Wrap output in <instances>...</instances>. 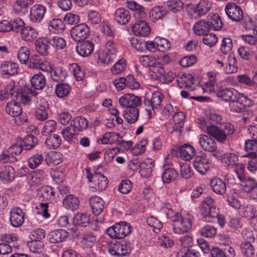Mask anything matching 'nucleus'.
<instances>
[{
  "mask_svg": "<svg viewBox=\"0 0 257 257\" xmlns=\"http://www.w3.org/2000/svg\"><path fill=\"white\" fill-rule=\"evenodd\" d=\"M199 208L204 221L211 222L216 219L219 209L215 206V201L211 196L204 198L201 202Z\"/></svg>",
  "mask_w": 257,
  "mask_h": 257,
  "instance_id": "obj_1",
  "label": "nucleus"
},
{
  "mask_svg": "<svg viewBox=\"0 0 257 257\" xmlns=\"http://www.w3.org/2000/svg\"><path fill=\"white\" fill-rule=\"evenodd\" d=\"M174 222L172 230L176 234L188 232L192 228V218L190 216H183L180 213H175L170 217Z\"/></svg>",
  "mask_w": 257,
  "mask_h": 257,
  "instance_id": "obj_2",
  "label": "nucleus"
},
{
  "mask_svg": "<svg viewBox=\"0 0 257 257\" xmlns=\"http://www.w3.org/2000/svg\"><path fill=\"white\" fill-rule=\"evenodd\" d=\"M10 94L20 101L25 105H29L31 101V96H36L38 93L28 86H24L21 88L11 87L10 89Z\"/></svg>",
  "mask_w": 257,
  "mask_h": 257,
  "instance_id": "obj_3",
  "label": "nucleus"
},
{
  "mask_svg": "<svg viewBox=\"0 0 257 257\" xmlns=\"http://www.w3.org/2000/svg\"><path fill=\"white\" fill-rule=\"evenodd\" d=\"M163 98V94L159 91L153 92L151 98H145L146 110L150 118L153 116L155 111L160 107Z\"/></svg>",
  "mask_w": 257,
  "mask_h": 257,
  "instance_id": "obj_4",
  "label": "nucleus"
},
{
  "mask_svg": "<svg viewBox=\"0 0 257 257\" xmlns=\"http://www.w3.org/2000/svg\"><path fill=\"white\" fill-rule=\"evenodd\" d=\"M131 226L125 222L115 223L106 229L107 234L112 238H122L131 232Z\"/></svg>",
  "mask_w": 257,
  "mask_h": 257,
  "instance_id": "obj_5",
  "label": "nucleus"
},
{
  "mask_svg": "<svg viewBox=\"0 0 257 257\" xmlns=\"http://www.w3.org/2000/svg\"><path fill=\"white\" fill-rule=\"evenodd\" d=\"M253 102L242 93H239L236 98L230 101L229 107L231 111L237 112H241L246 107H250Z\"/></svg>",
  "mask_w": 257,
  "mask_h": 257,
  "instance_id": "obj_6",
  "label": "nucleus"
},
{
  "mask_svg": "<svg viewBox=\"0 0 257 257\" xmlns=\"http://www.w3.org/2000/svg\"><path fill=\"white\" fill-rule=\"evenodd\" d=\"M182 245L184 247L178 252V257H199V252L188 248L192 244V238L189 235L183 236L180 239Z\"/></svg>",
  "mask_w": 257,
  "mask_h": 257,
  "instance_id": "obj_7",
  "label": "nucleus"
},
{
  "mask_svg": "<svg viewBox=\"0 0 257 257\" xmlns=\"http://www.w3.org/2000/svg\"><path fill=\"white\" fill-rule=\"evenodd\" d=\"M211 161L205 153L197 155L193 161V166L197 172L202 175L207 173L210 170Z\"/></svg>",
  "mask_w": 257,
  "mask_h": 257,
  "instance_id": "obj_8",
  "label": "nucleus"
},
{
  "mask_svg": "<svg viewBox=\"0 0 257 257\" xmlns=\"http://www.w3.org/2000/svg\"><path fill=\"white\" fill-rule=\"evenodd\" d=\"M109 252L115 256H123L128 254L131 251L130 244L125 241H116L110 244L108 247Z\"/></svg>",
  "mask_w": 257,
  "mask_h": 257,
  "instance_id": "obj_9",
  "label": "nucleus"
},
{
  "mask_svg": "<svg viewBox=\"0 0 257 257\" xmlns=\"http://www.w3.org/2000/svg\"><path fill=\"white\" fill-rule=\"evenodd\" d=\"M70 35L72 38L76 42L84 40L89 35V28L85 24H80L71 29Z\"/></svg>",
  "mask_w": 257,
  "mask_h": 257,
  "instance_id": "obj_10",
  "label": "nucleus"
},
{
  "mask_svg": "<svg viewBox=\"0 0 257 257\" xmlns=\"http://www.w3.org/2000/svg\"><path fill=\"white\" fill-rule=\"evenodd\" d=\"M225 11L228 18L233 21L239 22L242 19V10L235 3H228L225 7Z\"/></svg>",
  "mask_w": 257,
  "mask_h": 257,
  "instance_id": "obj_11",
  "label": "nucleus"
},
{
  "mask_svg": "<svg viewBox=\"0 0 257 257\" xmlns=\"http://www.w3.org/2000/svg\"><path fill=\"white\" fill-rule=\"evenodd\" d=\"M142 99L140 97L136 96L133 94L127 93L122 95L119 99V103L120 106L126 108L136 107L141 104Z\"/></svg>",
  "mask_w": 257,
  "mask_h": 257,
  "instance_id": "obj_12",
  "label": "nucleus"
},
{
  "mask_svg": "<svg viewBox=\"0 0 257 257\" xmlns=\"http://www.w3.org/2000/svg\"><path fill=\"white\" fill-rule=\"evenodd\" d=\"M46 7L40 4L33 5L30 11V20L34 23H39L44 18Z\"/></svg>",
  "mask_w": 257,
  "mask_h": 257,
  "instance_id": "obj_13",
  "label": "nucleus"
},
{
  "mask_svg": "<svg viewBox=\"0 0 257 257\" xmlns=\"http://www.w3.org/2000/svg\"><path fill=\"white\" fill-rule=\"evenodd\" d=\"M25 213L19 207H15L10 212V221L14 227L21 226L24 222Z\"/></svg>",
  "mask_w": 257,
  "mask_h": 257,
  "instance_id": "obj_14",
  "label": "nucleus"
},
{
  "mask_svg": "<svg viewBox=\"0 0 257 257\" xmlns=\"http://www.w3.org/2000/svg\"><path fill=\"white\" fill-rule=\"evenodd\" d=\"M94 43L89 40H83L78 43L76 47L78 54L82 57L90 56L94 50Z\"/></svg>",
  "mask_w": 257,
  "mask_h": 257,
  "instance_id": "obj_15",
  "label": "nucleus"
},
{
  "mask_svg": "<svg viewBox=\"0 0 257 257\" xmlns=\"http://www.w3.org/2000/svg\"><path fill=\"white\" fill-rule=\"evenodd\" d=\"M239 92L233 88L220 87L217 90L216 96L223 100L228 102L236 98Z\"/></svg>",
  "mask_w": 257,
  "mask_h": 257,
  "instance_id": "obj_16",
  "label": "nucleus"
},
{
  "mask_svg": "<svg viewBox=\"0 0 257 257\" xmlns=\"http://www.w3.org/2000/svg\"><path fill=\"white\" fill-rule=\"evenodd\" d=\"M243 236L246 239H248V241H245L242 243L241 245V249L243 254L247 257H251L254 255V249L251 241H254L255 237L251 231H248L247 234Z\"/></svg>",
  "mask_w": 257,
  "mask_h": 257,
  "instance_id": "obj_17",
  "label": "nucleus"
},
{
  "mask_svg": "<svg viewBox=\"0 0 257 257\" xmlns=\"http://www.w3.org/2000/svg\"><path fill=\"white\" fill-rule=\"evenodd\" d=\"M206 132L210 136L215 139L218 142L224 143L227 139L222 127H219L214 125L207 126Z\"/></svg>",
  "mask_w": 257,
  "mask_h": 257,
  "instance_id": "obj_18",
  "label": "nucleus"
},
{
  "mask_svg": "<svg viewBox=\"0 0 257 257\" xmlns=\"http://www.w3.org/2000/svg\"><path fill=\"white\" fill-rule=\"evenodd\" d=\"M133 164L140 167V173L145 177H148L151 174L155 166L154 162L150 158L146 159L141 164L137 161L133 162Z\"/></svg>",
  "mask_w": 257,
  "mask_h": 257,
  "instance_id": "obj_19",
  "label": "nucleus"
},
{
  "mask_svg": "<svg viewBox=\"0 0 257 257\" xmlns=\"http://www.w3.org/2000/svg\"><path fill=\"white\" fill-rule=\"evenodd\" d=\"M210 187L212 191L217 195H223L226 191V183L218 177H214L210 181Z\"/></svg>",
  "mask_w": 257,
  "mask_h": 257,
  "instance_id": "obj_20",
  "label": "nucleus"
},
{
  "mask_svg": "<svg viewBox=\"0 0 257 257\" xmlns=\"http://www.w3.org/2000/svg\"><path fill=\"white\" fill-rule=\"evenodd\" d=\"M113 16L114 20L120 25L127 24L131 18L130 12L123 8L116 9Z\"/></svg>",
  "mask_w": 257,
  "mask_h": 257,
  "instance_id": "obj_21",
  "label": "nucleus"
},
{
  "mask_svg": "<svg viewBox=\"0 0 257 257\" xmlns=\"http://www.w3.org/2000/svg\"><path fill=\"white\" fill-rule=\"evenodd\" d=\"M244 149L246 154L243 157L249 159L257 158V139H249L245 141Z\"/></svg>",
  "mask_w": 257,
  "mask_h": 257,
  "instance_id": "obj_22",
  "label": "nucleus"
},
{
  "mask_svg": "<svg viewBox=\"0 0 257 257\" xmlns=\"http://www.w3.org/2000/svg\"><path fill=\"white\" fill-rule=\"evenodd\" d=\"M133 32L136 35L146 36L150 33V28L147 23L144 21H137L132 27Z\"/></svg>",
  "mask_w": 257,
  "mask_h": 257,
  "instance_id": "obj_23",
  "label": "nucleus"
},
{
  "mask_svg": "<svg viewBox=\"0 0 257 257\" xmlns=\"http://www.w3.org/2000/svg\"><path fill=\"white\" fill-rule=\"evenodd\" d=\"M199 144L202 148L208 152H214L217 149L216 143L211 138L207 135H202L199 138Z\"/></svg>",
  "mask_w": 257,
  "mask_h": 257,
  "instance_id": "obj_24",
  "label": "nucleus"
},
{
  "mask_svg": "<svg viewBox=\"0 0 257 257\" xmlns=\"http://www.w3.org/2000/svg\"><path fill=\"white\" fill-rule=\"evenodd\" d=\"M89 204L92 213L95 215H99L104 208V201L98 196H92L89 199Z\"/></svg>",
  "mask_w": 257,
  "mask_h": 257,
  "instance_id": "obj_25",
  "label": "nucleus"
},
{
  "mask_svg": "<svg viewBox=\"0 0 257 257\" xmlns=\"http://www.w3.org/2000/svg\"><path fill=\"white\" fill-rule=\"evenodd\" d=\"M49 39L46 37L39 38L35 42L36 51L43 56H46L49 54L48 49Z\"/></svg>",
  "mask_w": 257,
  "mask_h": 257,
  "instance_id": "obj_26",
  "label": "nucleus"
},
{
  "mask_svg": "<svg viewBox=\"0 0 257 257\" xmlns=\"http://www.w3.org/2000/svg\"><path fill=\"white\" fill-rule=\"evenodd\" d=\"M1 72L4 75H14L18 73L17 64L12 61H5L1 65Z\"/></svg>",
  "mask_w": 257,
  "mask_h": 257,
  "instance_id": "obj_27",
  "label": "nucleus"
},
{
  "mask_svg": "<svg viewBox=\"0 0 257 257\" xmlns=\"http://www.w3.org/2000/svg\"><path fill=\"white\" fill-rule=\"evenodd\" d=\"M46 83L45 76L41 72L34 75L31 79V86L35 90H42Z\"/></svg>",
  "mask_w": 257,
  "mask_h": 257,
  "instance_id": "obj_28",
  "label": "nucleus"
},
{
  "mask_svg": "<svg viewBox=\"0 0 257 257\" xmlns=\"http://www.w3.org/2000/svg\"><path fill=\"white\" fill-rule=\"evenodd\" d=\"M15 176V171L10 165H6L0 168V179L6 182L13 180Z\"/></svg>",
  "mask_w": 257,
  "mask_h": 257,
  "instance_id": "obj_29",
  "label": "nucleus"
},
{
  "mask_svg": "<svg viewBox=\"0 0 257 257\" xmlns=\"http://www.w3.org/2000/svg\"><path fill=\"white\" fill-rule=\"evenodd\" d=\"M5 110L8 114L13 117L18 116L23 112L20 104L15 101L8 102L6 105Z\"/></svg>",
  "mask_w": 257,
  "mask_h": 257,
  "instance_id": "obj_30",
  "label": "nucleus"
},
{
  "mask_svg": "<svg viewBox=\"0 0 257 257\" xmlns=\"http://www.w3.org/2000/svg\"><path fill=\"white\" fill-rule=\"evenodd\" d=\"M48 236L50 242L56 243L62 241L67 236V232L63 229L54 230Z\"/></svg>",
  "mask_w": 257,
  "mask_h": 257,
  "instance_id": "obj_31",
  "label": "nucleus"
},
{
  "mask_svg": "<svg viewBox=\"0 0 257 257\" xmlns=\"http://www.w3.org/2000/svg\"><path fill=\"white\" fill-rule=\"evenodd\" d=\"M125 6L140 18H144L146 15L145 7L135 1H128L126 2Z\"/></svg>",
  "mask_w": 257,
  "mask_h": 257,
  "instance_id": "obj_32",
  "label": "nucleus"
},
{
  "mask_svg": "<svg viewBox=\"0 0 257 257\" xmlns=\"http://www.w3.org/2000/svg\"><path fill=\"white\" fill-rule=\"evenodd\" d=\"M44 172L42 170L31 171L27 176V179L30 185L39 184L44 179Z\"/></svg>",
  "mask_w": 257,
  "mask_h": 257,
  "instance_id": "obj_33",
  "label": "nucleus"
},
{
  "mask_svg": "<svg viewBox=\"0 0 257 257\" xmlns=\"http://www.w3.org/2000/svg\"><path fill=\"white\" fill-rule=\"evenodd\" d=\"M52 79L57 82H63L66 78L67 73L66 70L61 67H57L50 71Z\"/></svg>",
  "mask_w": 257,
  "mask_h": 257,
  "instance_id": "obj_34",
  "label": "nucleus"
},
{
  "mask_svg": "<svg viewBox=\"0 0 257 257\" xmlns=\"http://www.w3.org/2000/svg\"><path fill=\"white\" fill-rule=\"evenodd\" d=\"M207 19L210 29H212L215 31L221 29L223 24L217 14H210L207 17Z\"/></svg>",
  "mask_w": 257,
  "mask_h": 257,
  "instance_id": "obj_35",
  "label": "nucleus"
},
{
  "mask_svg": "<svg viewBox=\"0 0 257 257\" xmlns=\"http://www.w3.org/2000/svg\"><path fill=\"white\" fill-rule=\"evenodd\" d=\"M78 198L73 195H67L63 200V204L67 209L76 210L79 206Z\"/></svg>",
  "mask_w": 257,
  "mask_h": 257,
  "instance_id": "obj_36",
  "label": "nucleus"
},
{
  "mask_svg": "<svg viewBox=\"0 0 257 257\" xmlns=\"http://www.w3.org/2000/svg\"><path fill=\"white\" fill-rule=\"evenodd\" d=\"M123 115L128 123H133L138 119L139 110L136 107L126 108L123 111Z\"/></svg>",
  "mask_w": 257,
  "mask_h": 257,
  "instance_id": "obj_37",
  "label": "nucleus"
},
{
  "mask_svg": "<svg viewBox=\"0 0 257 257\" xmlns=\"http://www.w3.org/2000/svg\"><path fill=\"white\" fill-rule=\"evenodd\" d=\"M22 39L26 41H33L38 37V32L31 27L23 28L21 31Z\"/></svg>",
  "mask_w": 257,
  "mask_h": 257,
  "instance_id": "obj_38",
  "label": "nucleus"
},
{
  "mask_svg": "<svg viewBox=\"0 0 257 257\" xmlns=\"http://www.w3.org/2000/svg\"><path fill=\"white\" fill-rule=\"evenodd\" d=\"M195 149L190 145L184 144L179 148L180 157L186 161L190 160L195 155Z\"/></svg>",
  "mask_w": 257,
  "mask_h": 257,
  "instance_id": "obj_39",
  "label": "nucleus"
},
{
  "mask_svg": "<svg viewBox=\"0 0 257 257\" xmlns=\"http://www.w3.org/2000/svg\"><path fill=\"white\" fill-rule=\"evenodd\" d=\"M65 29V25L59 19H54L50 21L48 26L49 30L54 33H62Z\"/></svg>",
  "mask_w": 257,
  "mask_h": 257,
  "instance_id": "obj_40",
  "label": "nucleus"
},
{
  "mask_svg": "<svg viewBox=\"0 0 257 257\" xmlns=\"http://www.w3.org/2000/svg\"><path fill=\"white\" fill-rule=\"evenodd\" d=\"M167 11L165 8L163 6H156L152 9L150 12L149 16L153 22L162 19L166 14Z\"/></svg>",
  "mask_w": 257,
  "mask_h": 257,
  "instance_id": "obj_41",
  "label": "nucleus"
},
{
  "mask_svg": "<svg viewBox=\"0 0 257 257\" xmlns=\"http://www.w3.org/2000/svg\"><path fill=\"white\" fill-rule=\"evenodd\" d=\"M210 30V27L208 21H199L194 26V32L198 35H205L209 32Z\"/></svg>",
  "mask_w": 257,
  "mask_h": 257,
  "instance_id": "obj_42",
  "label": "nucleus"
},
{
  "mask_svg": "<svg viewBox=\"0 0 257 257\" xmlns=\"http://www.w3.org/2000/svg\"><path fill=\"white\" fill-rule=\"evenodd\" d=\"M211 8V3L209 0H200L196 6L195 12L200 16L206 15Z\"/></svg>",
  "mask_w": 257,
  "mask_h": 257,
  "instance_id": "obj_43",
  "label": "nucleus"
},
{
  "mask_svg": "<svg viewBox=\"0 0 257 257\" xmlns=\"http://www.w3.org/2000/svg\"><path fill=\"white\" fill-rule=\"evenodd\" d=\"M178 176L177 172L173 168L165 169L162 174V179L164 183L168 184L175 180Z\"/></svg>",
  "mask_w": 257,
  "mask_h": 257,
  "instance_id": "obj_44",
  "label": "nucleus"
},
{
  "mask_svg": "<svg viewBox=\"0 0 257 257\" xmlns=\"http://www.w3.org/2000/svg\"><path fill=\"white\" fill-rule=\"evenodd\" d=\"M241 185L244 192L251 193L257 188V181L254 178L248 177L241 182Z\"/></svg>",
  "mask_w": 257,
  "mask_h": 257,
  "instance_id": "obj_45",
  "label": "nucleus"
},
{
  "mask_svg": "<svg viewBox=\"0 0 257 257\" xmlns=\"http://www.w3.org/2000/svg\"><path fill=\"white\" fill-rule=\"evenodd\" d=\"M94 178L93 183L99 190H104L107 187L108 180L104 175L96 172Z\"/></svg>",
  "mask_w": 257,
  "mask_h": 257,
  "instance_id": "obj_46",
  "label": "nucleus"
},
{
  "mask_svg": "<svg viewBox=\"0 0 257 257\" xmlns=\"http://www.w3.org/2000/svg\"><path fill=\"white\" fill-rule=\"evenodd\" d=\"M44 157L41 153L34 154L28 160V166L31 169L39 167L44 161Z\"/></svg>",
  "mask_w": 257,
  "mask_h": 257,
  "instance_id": "obj_47",
  "label": "nucleus"
},
{
  "mask_svg": "<svg viewBox=\"0 0 257 257\" xmlns=\"http://www.w3.org/2000/svg\"><path fill=\"white\" fill-rule=\"evenodd\" d=\"M61 137L57 135H50L45 141L46 147L50 149H55L58 148L61 144Z\"/></svg>",
  "mask_w": 257,
  "mask_h": 257,
  "instance_id": "obj_48",
  "label": "nucleus"
},
{
  "mask_svg": "<svg viewBox=\"0 0 257 257\" xmlns=\"http://www.w3.org/2000/svg\"><path fill=\"white\" fill-rule=\"evenodd\" d=\"M221 161L225 166L233 168L238 162V157L234 153L227 152L222 155Z\"/></svg>",
  "mask_w": 257,
  "mask_h": 257,
  "instance_id": "obj_49",
  "label": "nucleus"
},
{
  "mask_svg": "<svg viewBox=\"0 0 257 257\" xmlns=\"http://www.w3.org/2000/svg\"><path fill=\"white\" fill-rule=\"evenodd\" d=\"M116 59V54H110V53L102 52L99 55L98 62L104 66H108L112 63Z\"/></svg>",
  "mask_w": 257,
  "mask_h": 257,
  "instance_id": "obj_50",
  "label": "nucleus"
},
{
  "mask_svg": "<svg viewBox=\"0 0 257 257\" xmlns=\"http://www.w3.org/2000/svg\"><path fill=\"white\" fill-rule=\"evenodd\" d=\"M71 88L67 83H59L56 85L55 91L56 95L60 98H63L68 95Z\"/></svg>",
  "mask_w": 257,
  "mask_h": 257,
  "instance_id": "obj_51",
  "label": "nucleus"
},
{
  "mask_svg": "<svg viewBox=\"0 0 257 257\" xmlns=\"http://www.w3.org/2000/svg\"><path fill=\"white\" fill-rule=\"evenodd\" d=\"M72 122L73 127L76 131L79 132L87 128L88 121L85 118L81 116H78L73 119Z\"/></svg>",
  "mask_w": 257,
  "mask_h": 257,
  "instance_id": "obj_52",
  "label": "nucleus"
},
{
  "mask_svg": "<svg viewBox=\"0 0 257 257\" xmlns=\"http://www.w3.org/2000/svg\"><path fill=\"white\" fill-rule=\"evenodd\" d=\"M90 222L89 216L85 213H77L73 220V222L75 225H81L86 226Z\"/></svg>",
  "mask_w": 257,
  "mask_h": 257,
  "instance_id": "obj_53",
  "label": "nucleus"
},
{
  "mask_svg": "<svg viewBox=\"0 0 257 257\" xmlns=\"http://www.w3.org/2000/svg\"><path fill=\"white\" fill-rule=\"evenodd\" d=\"M62 161V154L57 152H52L47 154L46 162L48 165H58Z\"/></svg>",
  "mask_w": 257,
  "mask_h": 257,
  "instance_id": "obj_54",
  "label": "nucleus"
},
{
  "mask_svg": "<svg viewBox=\"0 0 257 257\" xmlns=\"http://www.w3.org/2000/svg\"><path fill=\"white\" fill-rule=\"evenodd\" d=\"M224 68V71L226 74H231L235 73L237 70V65L236 60L234 56L229 55L228 56L227 64Z\"/></svg>",
  "mask_w": 257,
  "mask_h": 257,
  "instance_id": "obj_55",
  "label": "nucleus"
},
{
  "mask_svg": "<svg viewBox=\"0 0 257 257\" xmlns=\"http://www.w3.org/2000/svg\"><path fill=\"white\" fill-rule=\"evenodd\" d=\"M168 9L173 13L181 11L184 8V3L181 0H169L166 3Z\"/></svg>",
  "mask_w": 257,
  "mask_h": 257,
  "instance_id": "obj_56",
  "label": "nucleus"
},
{
  "mask_svg": "<svg viewBox=\"0 0 257 257\" xmlns=\"http://www.w3.org/2000/svg\"><path fill=\"white\" fill-rule=\"evenodd\" d=\"M24 149L29 150L33 148L38 143V139L33 135L27 136L23 141L21 140Z\"/></svg>",
  "mask_w": 257,
  "mask_h": 257,
  "instance_id": "obj_57",
  "label": "nucleus"
},
{
  "mask_svg": "<svg viewBox=\"0 0 257 257\" xmlns=\"http://www.w3.org/2000/svg\"><path fill=\"white\" fill-rule=\"evenodd\" d=\"M30 51L27 47H21L18 50L17 57L22 64H27L30 59Z\"/></svg>",
  "mask_w": 257,
  "mask_h": 257,
  "instance_id": "obj_58",
  "label": "nucleus"
},
{
  "mask_svg": "<svg viewBox=\"0 0 257 257\" xmlns=\"http://www.w3.org/2000/svg\"><path fill=\"white\" fill-rule=\"evenodd\" d=\"M76 130L73 127L72 123L63 129L61 134L65 140L70 142L75 138Z\"/></svg>",
  "mask_w": 257,
  "mask_h": 257,
  "instance_id": "obj_59",
  "label": "nucleus"
},
{
  "mask_svg": "<svg viewBox=\"0 0 257 257\" xmlns=\"http://www.w3.org/2000/svg\"><path fill=\"white\" fill-rule=\"evenodd\" d=\"M40 191L41 192L40 198H42V201L49 200L55 196L54 189L49 186L42 187Z\"/></svg>",
  "mask_w": 257,
  "mask_h": 257,
  "instance_id": "obj_60",
  "label": "nucleus"
},
{
  "mask_svg": "<svg viewBox=\"0 0 257 257\" xmlns=\"http://www.w3.org/2000/svg\"><path fill=\"white\" fill-rule=\"evenodd\" d=\"M149 72L151 76L155 79H160L164 76L165 73L164 69L159 66L153 65L150 68Z\"/></svg>",
  "mask_w": 257,
  "mask_h": 257,
  "instance_id": "obj_61",
  "label": "nucleus"
},
{
  "mask_svg": "<svg viewBox=\"0 0 257 257\" xmlns=\"http://www.w3.org/2000/svg\"><path fill=\"white\" fill-rule=\"evenodd\" d=\"M233 45L232 40L228 38H223L222 40L220 50L224 55H231L230 52L232 49Z\"/></svg>",
  "mask_w": 257,
  "mask_h": 257,
  "instance_id": "obj_62",
  "label": "nucleus"
},
{
  "mask_svg": "<svg viewBox=\"0 0 257 257\" xmlns=\"http://www.w3.org/2000/svg\"><path fill=\"white\" fill-rule=\"evenodd\" d=\"M126 63L125 60L120 59L117 61L111 68V72L113 75H117L122 72L126 68Z\"/></svg>",
  "mask_w": 257,
  "mask_h": 257,
  "instance_id": "obj_63",
  "label": "nucleus"
},
{
  "mask_svg": "<svg viewBox=\"0 0 257 257\" xmlns=\"http://www.w3.org/2000/svg\"><path fill=\"white\" fill-rule=\"evenodd\" d=\"M156 41L157 42L158 51L166 52L168 51L171 47L170 42L166 39L156 37Z\"/></svg>",
  "mask_w": 257,
  "mask_h": 257,
  "instance_id": "obj_64",
  "label": "nucleus"
}]
</instances>
